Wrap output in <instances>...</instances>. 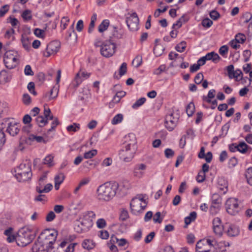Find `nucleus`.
Instances as JSON below:
<instances>
[{"mask_svg": "<svg viewBox=\"0 0 252 252\" xmlns=\"http://www.w3.org/2000/svg\"><path fill=\"white\" fill-rule=\"evenodd\" d=\"M119 184L116 182H107L98 187L97 189V198L101 201H109L116 194Z\"/></svg>", "mask_w": 252, "mask_h": 252, "instance_id": "f257e3e1", "label": "nucleus"}, {"mask_svg": "<svg viewBox=\"0 0 252 252\" xmlns=\"http://www.w3.org/2000/svg\"><path fill=\"white\" fill-rule=\"evenodd\" d=\"M112 38V36H110L109 39L104 41L99 38H97L94 41V46L100 47V53L105 58H108L112 57L116 52V45Z\"/></svg>", "mask_w": 252, "mask_h": 252, "instance_id": "f03ea898", "label": "nucleus"}, {"mask_svg": "<svg viewBox=\"0 0 252 252\" xmlns=\"http://www.w3.org/2000/svg\"><path fill=\"white\" fill-rule=\"evenodd\" d=\"M35 237V233L27 227L20 229L16 237L17 245L21 247H25L31 243Z\"/></svg>", "mask_w": 252, "mask_h": 252, "instance_id": "7ed1b4c3", "label": "nucleus"}, {"mask_svg": "<svg viewBox=\"0 0 252 252\" xmlns=\"http://www.w3.org/2000/svg\"><path fill=\"white\" fill-rule=\"evenodd\" d=\"M16 172L15 177L19 182H25L31 179L32 173L30 160H26V163L20 164Z\"/></svg>", "mask_w": 252, "mask_h": 252, "instance_id": "20e7f679", "label": "nucleus"}, {"mask_svg": "<svg viewBox=\"0 0 252 252\" xmlns=\"http://www.w3.org/2000/svg\"><path fill=\"white\" fill-rule=\"evenodd\" d=\"M52 249L48 242L45 241L44 237L41 236L40 235L32 248V252H50Z\"/></svg>", "mask_w": 252, "mask_h": 252, "instance_id": "39448f33", "label": "nucleus"}, {"mask_svg": "<svg viewBox=\"0 0 252 252\" xmlns=\"http://www.w3.org/2000/svg\"><path fill=\"white\" fill-rule=\"evenodd\" d=\"M147 206V202L143 198L134 197L130 203L131 212L132 214L137 215L143 211Z\"/></svg>", "mask_w": 252, "mask_h": 252, "instance_id": "423d86ee", "label": "nucleus"}, {"mask_svg": "<svg viewBox=\"0 0 252 252\" xmlns=\"http://www.w3.org/2000/svg\"><path fill=\"white\" fill-rule=\"evenodd\" d=\"M17 53L13 51H6L3 57V62L6 68L12 69L16 67L17 64Z\"/></svg>", "mask_w": 252, "mask_h": 252, "instance_id": "0eeeda50", "label": "nucleus"}, {"mask_svg": "<svg viewBox=\"0 0 252 252\" xmlns=\"http://www.w3.org/2000/svg\"><path fill=\"white\" fill-rule=\"evenodd\" d=\"M61 77V70L59 69L57 71L56 84L50 90L49 94L47 93L43 96V98L46 99L47 101L55 99L57 97L59 91L60 86L59 83L60 81Z\"/></svg>", "mask_w": 252, "mask_h": 252, "instance_id": "6e6552de", "label": "nucleus"}, {"mask_svg": "<svg viewBox=\"0 0 252 252\" xmlns=\"http://www.w3.org/2000/svg\"><path fill=\"white\" fill-rule=\"evenodd\" d=\"M132 147L130 144L125 143L124 149L120 151V158L125 161L128 162L130 161L134 157L136 149H135L133 151L132 150Z\"/></svg>", "mask_w": 252, "mask_h": 252, "instance_id": "1a4fd4ad", "label": "nucleus"}, {"mask_svg": "<svg viewBox=\"0 0 252 252\" xmlns=\"http://www.w3.org/2000/svg\"><path fill=\"white\" fill-rule=\"evenodd\" d=\"M225 208L227 213L231 215H236L240 211L237 200L234 198H231L226 200Z\"/></svg>", "mask_w": 252, "mask_h": 252, "instance_id": "9d476101", "label": "nucleus"}, {"mask_svg": "<svg viewBox=\"0 0 252 252\" xmlns=\"http://www.w3.org/2000/svg\"><path fill=\"white\" fill-rule=\"evenodd\" d=\"M5 123L7 125L6 130L7 133L12 136H15L18 134L21 127V125L19 123L13 121V119L10 121V119H7L5 120Z\"/></svg>", "mask_w": 252, "mask_h": 252, "instance_id": "9b49d317", "label": "nucleus"}, {"mask_svg": "<svg viewBox=\"0 0 252 252\" xmlns=\"http://www.w3.org/2000/svg\"><path fill=\"white\" fill-rule=\"evenodd\" d=\"M139 22V18L136 12L130 14L126 19L127 26L131 32H135L138 30Z\"/></svg>", "mask_w": 252, "mask_h": 252, "instance_id": "f8f14e48", "label": "nucleus"}, {"mask_svg": "<svg viewBox=\"0 0 252 252\" xmlns=\"http://www.w3.org/2000/svg\"><path fill=\"white\" fill-rule=\"evenodd\" d=\"M40 235L41 236L44 237L45 239V241H47L48 243L53 249V245L56 241L58 236L57 231L55 229L52 230L50 229H46L44 232L41 233Z\"/></svg>", "mask_w": 252, "mask_h": 252, "instance_id": "ddd939ff", "label": "nucleus"}, {"mask_svg": "<svg viewBox=\"0 0 252 252\" xmlns=\"http://www.w3.org/2000/svg\"><path fill=\"white\" fill-rule=\"evenodd\" d=\"M60 47V43L59 41L51 42L47 45L45 51L43 52V56L45 57H49L52 55L56 54L59 51Z\"/></svg>", "mask_w": 252, "mask_h": 252, "instance_id": "4468645a", "label": "nucleus"}, {"mask_svg": "<svg viewBox=\"0 0 252 252\" xmlns=\"http://www.w3.org/2000/svg\"><path fill=\"white\" fill-rule=\"evenodd\" d=\"M95 214L92 211L84 212L79 218L86 224L90 229L94 224V219L95 218Z\"/></svg>", "mask_w": 252, "mask_h": 252, "instance_id": "2eb2a0df", "label": "nucleus"}, {"mask_svg": "<svg viewBox=\"0 0 252 252\" xmlns=\"http://www.w3.org/2000/svg\"><path fill=\"white\" fill-rule=\"evenodd\" d=\"M91 73L86 71L84 70L80 69L76 74L75 77L72 82L71 85L74 88H76L82 83L83 79H86L90 77Z\"/></svg>", "mask_w": 252, "mask_h": 252, "instance_id": "dca6fc26", "label": "nucleus"}, {"mask_svg": "<svg viewBox=\"0 0 252 252\" xmlns=\"http://www.w3.org/2000/svg\"><path fill=\"white\" fill-rule=\"evenodd\" d=\"M179 117L174 116L173 113L167 115L165 118V126L169 131H172L176 126Z\"/></svg>", "mask_w": 252, "mask_h": 252, "instance_id": "f3484780", "label": "nucleus"}, {"mask_svg": "<svg viewBox=\"0 0 252 252\" xmlns=\"http://www.w3.org/2000/svg\"><path fill=\"white\" fill-rule=\"evenodd\" d=\"M74 229L78 233L86 232L90 229L80 218L75 220Z\"/></svg>", "mask_w": 252, "mask_h": 252, "instance_id": "a211bd4d", "label": "nucleus"}, {"mask_svg": "<svg viewBox=\"0 0 252 252\" xmlns=\"http://www.w3.org/2000/svg\"><path fill=\"white\" fill-rule=\"evenodd\" d=\"M146 169V165L144 163L135 165L133 168V176L138 178H142L144 174V171Z\"/></svg>", "mask_w": 252, "mask_h": 252, "instance_id": "6ab92c4d", "label": "nucleus"}, {"mask_svg": "<svg viewBox=\"0 0 252 252\" xmlns=\"http://www.w3.org/2000/svg\"><path fill=\"white\" fill-rule=\"evenodd\" d=\"M227 235L230 237L237 236L240 233V230L235 225L230 224L226 231Z\"/></svg>", "mask_w": 252, "mask_h": 252, "instance_id": "aec40b11", "label": "nucleus"}, {"mask_svg": "<svg viewBox=\"0 0 252 252\" xmlns=\"http://www.w3.org/2000/svg\"><path fill=\"white\" fill-rule=\"evenodd\" d=\"M126 143L130 144L131 146L133 147L132 148V151H134L135 149H136V138L135 135L133 133H129L126 136Z\"/></svg>", "mask_w": 252, "mask_h": 252, "instance_id": "412c9836", "label": "nucleus"}, {"mask_svg": "<svg viewBox=\"0 0 252 252\" xmlns=\"http://www.w3.org/2000/svg\"><path fill=\"white\" fill-rule=\"evenodd\" d=\"M237 151L242 154H246L248 151H252V148L249 146L245 142H240L237 144Z\"/></svg>", "mask_w": 252, "mask_h": 252, "instance_id": "4be33fe9", "label": "nucleus"}, {"mask_svg": "<svg viewBox=\"0 0 252 252\" xmlns=\"http://www.w3.org/2000/svg\"><path fill=\"white\" fill-rule=\"evenodd\" d=\"M11 74L9 72L2 70L0 72V83L3 84L10 81Z\"/></svg>", "mask_w": 252, "mask_h": 252, "instance_id": "5701e85b", "label": "nucleus"}, {"mask_svg": "<svg viewBox=\"0 0 252 252\" xmlns=\"http://www.w3.org/2000/svg\"><path fill=\"white\" fill-rule=\"evenodd\" d=\"M77 35L76 33L75 32L74 29V24H73L68 30L67 32V35H66V38L67 39H72L74 40H77Z\"/></svg>", "mask_w": 252, "mask_h": 252, "instance_id": "b1692460", "label": "nucleus"}, {"mask_svg": "<svg viewBox=\"0 0 252 252\" xmlns=\"http://www.w3.org/2000/svg\"><path fill=\"white\" fill-rule=\"evenodd\" d=\"M84 249L90 250L93 249L95 246V243L92 240L85 239L82 244Z\"/></svg>", "mask_w": 252, "mask_h": 252, "instance_id": "393cba45", "label": "nucleus"}, {"mask_svg": "<svg viewBox=\"0 0 252 252\" xmlns=\"http://www.w3.org/2000/svg\"><path fill=\"white\" fill-rule=\"evenodd\" d=\"M53 189V186L51 184H47L44 188L41 189V186H37L36 188V191L39 193H47L49 192Z\"/></svg>", "mask_w": 252, "mask_h": 252, "instance_id": "a878e982", "label": "nucleus"}, {"mask_svg": "<svg viewBox=\"0 0 252 252\" xmlns=\"http://www.w3.org/2000/svg\"><path fill=\"white\" fill-rule=\"evenodd\" d=\"M109 21L105 19L102 21L101 24L98 27V31L99 32L102 33L105 31L109 26Z\"/></svg>", "mask_w": 252, "mask_h": 252, "instance_id": "bb28decb", "label": "nucleus"}, {"mask_svg": "<svg viewBox=\"0 0 252 252\" xmlns=\"http://www.w3.org/2000/svg\"><path fill=\"white\" fill-rule=\"evenodd\" d=\"M96 19H97L96 14L94 13L91 17V22L89 24V28H88V32L89 33H92V32L93 31L94 26H95V22L96 21Z\"/></svg>", "mask_w": 252, "mask_h": 252, "instance_id": "cd10ccee", "label": "nucleus"}, {"mask_svg": "<svg viewBox=\"0 0 252 252\" xmlns=\"http://www.w3.org/2000/svg\"><path fill=\"white\" fill-rule=\"evenodd\" d=\"M216 90L214 89L210 90L207 96H203V99L206 101L208 103H210L211 102V99L213 98L215 96Z\"/></svg>", "mask_w": 252, "mask_h": 252, "instance_id": "c85d7f7f", "label": "nucleus"}, {"mask_svg": "<svg viewBox=\"0 0 252 252\" xmlns=\"http://www.w3.org/2000/svg\"><path fill=\"white\" fill-rule=\"evenodd\" d=\"M21 41L23 46L25 49L28 50L30 48V41L27 35H22Z\"/></svg>", "mask_w": 252, "mask_h": 252, "instance_id": "c756f323", "label": "nucleus"}, {"mask_svg": "<svg viewBox=\"0 0 252 252\" xmlns=\"http://www.w3.org/2000/svg\"><path fill=\"white\" fill-rule=\"evenodd\" d=\"M21 16L24 21L31 20L32 19V11L29 9L24 10L22 13Z\"/></svg>", "mask_w": 252, "mask_h": 252, "instance_id": "7c9ffc66", "label": "nucleus"}, {"mask_svg": "<svg viewBox=\"0 0 252 252\" xmlns=\"http://www.w3.org/2000/svg\"><path fill=\"white\" fill-rule=\"evenodd\" d=\"M36 122L37 124L40 127H42L44 126L48 122V120L45 119L42 116H38L35 119Z\"/></svg>", "mask_w": 252, "mask_h": 252, "instance_id": "2f4dec72", "label": "nucleus"}, {"mask_svg": "<svg viewBox=\"0 0 252 252\" xmlns=\"http://www.w3.org/2000/svg\"><path fill=\"white\" fill-rule=\"evenodd\" d=\"M195 106L192 102H190L186 107V112L189 117L191 116L194 113Z\"/></svg>", "mask_w": 252, "mask_h": 252, "instance_id": "473e14b6", "label": "nucleus"}, {"mask_svg": "<svg viewBox=\"0 0 252 252\" xmlns=\"http://www.w3.org/2000/svg\"><path fill=\"white\" fill-rule=\"evenodd\" d=\"M245 176L247 180L248 183L252 186V167H250L247 169Z\"/></svg>", "mask_w": 252, "mask_h": 252, "instance_id": "72a5a7b5", "label": "nucleus"}, {"mask_svg": "<svg viewBox=\"0 0 252 252\" xmlns=\"http://www.w3.org/2000/svg\"><path fill=\"white\" fill-rule=\"evenodd\" d=\"M124 116L122 114L116 115L112 120L111 124L112 125H117L121 123L123 120Z\"/></svg>", "mask_w": 252, "mask_h": 252, "instance_id": "f704fd0d", "label": "nucleus"}, {"mask_svg": "<svg viewBox=\"0 0 252 252\" xmlns=\"http://www.w3.org/2000/svg\"><path fill=\"white\" fill-rule=\"evenodd\" d=\"M29 139L32 141L35 140L39 143L43 142L44 143H46L47 142V141L44 140L43 137L40 136H35L33 134L30 135Z\"/></svg>", "mask_w": 252, "mask_h": 252, "instance_id": "c9c22d12", "label": "nucleus"}, {"mask_svg": "<svg viewBox=\"0 0 252 252\" xmlns=\"http://www.w3.org/2000/svg\"><path fill=\"white\" fill-rule=\"evenodd\" d=\"M66 129L68 132H76L80 129L79 124L73 123L67 126Z\"/></svg>", "mask_w": 252, "mask_h": 252, "instance_id": "e433bc0d", "label": "nucleus"}, {"mask_svg": "<svg viewBox=\"0 0 252 252\" xmlns=\"http://www.w3.org/2000/svg\"><path fill=\"white\" fill-rule=\"evenodd\" d=\"M220 206L219 205L211 204L210 208V213L212 215H216L220 211Z\"/></svg>", "mask_w": 252, "mask_h": 252, "instance_id": "4c0bfd02", "label": "nucleus"}, {"mask_svg": "<svg viewBox=\"0 0 252 252\" xmlns=\"http://www.w3.org/2000/svg\"><path fill=\"white\" fill-rule=\"evenodd\" d=\"M212 204L220 205L221 204V198L218 194H214L212 196Z\"/></svg>", "mask_w": 252, "mask_h": 252, "instance_id": "58836bf2", "label": "nucleus"}, {"mask_svg": "<svg viewBox=\"0 0 252 252\" xmlns=\"http://www.w3.org/2000/svg\"><path fill=\"white\" fill-rule=\"evenodd\" d=\"M96 150H92L87 152H85L84 154V158L86 159L91 158L97 154Z\"/></svg>", "mask_w": 252, "mask_h": 252, "instance_id": "ea45409f", "label": "nucleus"}, {"mask_svg": "<svg viewBox=\"0 0 252 252\" xmlns=\"http://www.w3.org/2000/svg\"><path fill=\"white\" fill-rule=\"evenodd\" d=\"M146 98L145 97H141L139 99L137 100L133 104L132 107L133 109H137L141 105H142L146 101Z\"/></svg>", "mask_w": 252, "mask_h": 252, "instance_id": "a19ab883", "label": "nucleus"}, {"mask_svg": "<svg viewBox=\"0 0 252 252\" xmlns=\"http://www.w3.org/2000/svg\"><path fill=\"white\" fill-rule=\"evenodd\" d=\"M119 187L122 188L125 190H128L131 188V185L128 180H124L119 185Z\"/></svg>", "mask_w": 252, "mask_h": 252, "instance_id": "79ce46f5", "label": "nucleus"}, {"mask_svg": "<svg viewBox=\"0 0 252 252\" xmlns=\"http://www.w3.org/2000/svg\"><path fill=\"white\" fill-rule=\"evenodd\" d=\"M186 42L183 41L176 46L175 49L179 52H183L186 48Z\"/></svg>", "mask_w": 252, "mask_h": 252, "instance_id": "37998d69", "label": "nucleus"}, {"mask_svg": "<svg viewBox=\"0 0 252 252\" xmlns=\"http://www.w3.org/2000/svg\"><path fill=\"white\" fill-rule=\"evenodd\" d=\"M142 63V58L141 56H137L132 61V63L136 67H138Z\"/></svg>", "mask_w": 252, "mask_h": 252, "instance_id": "c03bdc74", "label": "nucleus"}, {"mask_svg": "<svg viewBox=\"0 0 252 252\" xmlns=\"http://www.w3.org/2000/svg\"><path fill=\"white\" fill-rule=\"evenodd\" d=\"M213 22L212 20H211L208 18H206L204 19L201 22V24L203 27L206 28H209L212 26Z\"/></svg>", "mask_w": 252, "mask_h": 252, "instance_id": "a18cd8bd", "label": "nucleus"}, {"mask_svg": "<svg viewBox=\"0 0 252 252\" xmlns=\"http://www.w3.org/2000/svg\"><path fill=\"white\" fill-rule=\"evenodd\" d=\"M235 39L238 43H243L246 40L245 35L243 33H239L236 35Z\"/></svg>", "mask_w": 252, "mask_h": 252, "instance_id": "49530a36", "label": "nucleus"}, {"mask_svg": "<svg viewBox=\"0 0 252 252\" xmlns=\"http://www.w3.org/2000/svg\"><path fill=\"white\" fill-rule=\"evenodd\" d=\"M154 53L156 56H159L163 51V49L161 48L160 45L158 44L155 45L153 49Z\"/></svg>", "mask_w": 252, "mask_h": 252, "instance_id": "de8ad7c7", "label": "nucleus"}, {"mask_svg": "<svg viewBox=\"0 0 252 252\" xmlns=\"http://www.w3.org/2000/svg\"><path fill=\"white\" fill-rule=\"evenodd\" d=\"M226 70L228 73V76L229 78L232 79L234 78V66L232 64H230L226 67Z\"/></svg>", "mask_w": 252, "mask_h": 252, "instance_id": "09e8293b", "label": "nucleus"}, {"mask_svg": "<svg viewBox=\"0 0 252 252\" xmlns=\"http://www.w3.org/2000/svg\"><path fill=\"white\" fill-rule=\"evenodd\" d=\"M228 52V47L227 45L222 46L219 49V53L224 57H226Z\"/></svg>", "mask_w": 252, "mask_h": 252, "instance_id": "8fccbe9b", "label": "nucleus"}, {"mask_svg": "<svg viewBox=\"0 0 252 252\" xmlns=\"http://www.w3.org/2000/svg\"><path fill=\"white\" fill-rule=\"evenodd\" d=\"M53 157L52 155H49L46 157L45 158H44V164H47L48 165V166L50 167L52 166L53 165Z\"/></svg>", "mask_w": 252, "mask_h": 252, "instance_id": "3c124183", "label": "nucleus"}, {"mask_svg": "<svg viewBox=\"0 0 252 252\" xmlns=\"http://www.w3.org/2000/svg\"><path fill=\"white\" fill-rule=\"evenodd\" d=\"M161 213L159 212H157L153 217V221L155 223H161L163 218L160 217Z\"/></svg>", "mask_w": 252, "mask_h": 252, "instance_id": "603ef678", "label": "nucleus"}, {"mask_svg": "<svg viewBox=\"0 0 252 252\" xmlns=\"http://www.w3.org/2000/svg\"><path fill=\"white\" fill-rule=\"evenodd\" d=\"M9 9V5L5 4L0 8V17H3L8 12Z\"/></svg>", "mask_w": 252, "mask_h": 252, "instance_id": "864d4df0", "label": "nucleus"}, {"mask_svg": "<svg viewBox=\"0 0 252 252\" xmlns=\"http://www.w3.org/2000/svg\"><path fill=\"white\" fill-rule=\"evenodd\" d=\"M23 102L27 105L30 104L32 102L31 97L28 94H24L23 95Z\"/></svg>", "mask_w": 252, "mask_h": 252, "instance_id": "5fc2aeb1", "label": "nucleus"}, {"mask_svg": "<svg viewBox=\"0 0 252 252\" xmlns=\"http://www.w3.org/2000/svg\"><path fill=\"white\" fill-rule=\"evenodd\" d=\"M96 223L98 228H103L106 226V220L103 219H99Z\"/></svg>", "mask_w": 252, "mask_h": 252, "instance_id": "6e6d98bb", "label": "nucleus"}, {"mask_svg": "<svg viewBox=\"0 0 252 252\" xmlns=\"http://www.w3.org/2000/svg\"><path fill=\"white\" fill-rule=\"evenodd\" d=\"M24 73L26 76H33L34 72L30 65H26L24 69Z\"/></svg>", "mask_w": 252, "mask_h": 252, "instance_id": "4d7b16f0", "label": "nucleus"}, {"mask_svg": "<svg viewBox=\"0 0 252 252\" xmlns=\"http://www.w3.org/2000/svg\"><path fill=\"white\" fill-rule=\"evenodd\" d=\"M126 63H123L121 65L119 68V75L120 76H122L125 75L127 70Z\"/></svg>", "mask_w": 252, "mask_h": 252, "instance_id": "13d9d810", "label": "nucleus"}, {"mask_svg": "<svg viewBox=\"0 0 252 252\" xmlns=\"http://www.w3.org/2000/svg\"><path fill=\"white\" fill-rule=\"evenodd\" d=\"M210 17L214 20H218L220 16V13L215 10H212L209 13Z\"/></svg>", "mask_w": 252, "mask_h": 252, "instance_id": "bf43d9fd", "label": "nucleus"}, {"mask_svg": "<svg viewBox=\"0 0 252 252\" xmlns=\"http://www.w3.org/2000/svg\"><path fill=\"white\" fill-rule=\"evenodd\" d=\"M204 76L202 73L199 72L196 74L194 78V82L196 84H200L203 80Z\"/></svg>", "mask_w": 252, "mask_h": 252, "instance_id": "052dcab7", "label": "nucleus"}, {"mask_svg": "<svg viewBox=\"0 0 252 252\" xmlns=\"http://www.w3.org/2000/svg\"><path fill=\"white\" fill-rule=\"evenodd\" d=\"M56 218V215L53 211H50L47 215L45 220L47 222L53 221Z\"/></svg>", "mask_w": 252, "mask_h": 252, "instance_id": "680f3d73", "label": "nucleus"}, {"mask_svg": "<svg viewBox=\"0 0 252 252\" xmlns=\"http://www.w3.org/2000/svg\"><path fill=\"white\" fill-rule=\"evenodd\" d=\"M213 231L216 234L220 236L222 235V226L216 225L215 226H213Z\"/></svg>", "mask_w": 252, "mask_h": 252, "instance_id": "e2e57ef3", "label": "nucleus"}, {"mask_svg": "<svg viewBox=\"0 0 252 252\" xmlns=\"http://www.w3.org/2000/svg\"><path fill=\"white\" fill-rule=\"evenodd\" d=\"M64 179V176L63 173H60L59 175H56L54 179L55 183L56 182L61 184L63 182Z\"/></svg>", "mask_w": 252, "mask_h": 252, "instance_id": "0e129e2a", "label": "nucleus"}, {"mask_svg": "<svg viewBox=\"0 0 252 252\" xmlns=\"http://www.w3.org/2000/svg\"><path fill=\"white\" fill-rule=\"evenodd\" d=\"M69 22V19L68 17H63L61 20L62 28L63 30L66 29L68 23Z\"/></svg>", "mask_w": 252, "mask_h": 252, "instance_id": "69168bd1", "label": "nucleus"}, {"mask_svg": "<svg viewBox=\"0 0 252 252\" xmlns=\"http://www.w3.org/2000/svg\"><path fill=\"white\" fill-rule=\"evenodd\" d=\"M128 218V212L126 210H123L120 215V219L122 221H124L126 220Z\"/></svg>", "mask_w": 252, "mask_h": 252, "instance_id": "338daca9", "label": "nucleus"}, {"mask_svg": "<svg viewBox=\"0 0 252 252\" xmlns=\"http://www.w3.org/2000/svg\"><path fill=\"white\" fill-rule=\"evenodd\" d=\"M205 174L200 171L196 177V181L198 183H202L205 180Z\"/></svg>", "mask_w": 252, "mask_h": 252, "instance_id": "774afa93", "label": "nucleus"}]
</instances>
